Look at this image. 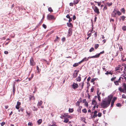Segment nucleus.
<instances>
[{"mask_svg":"<svg viewBox=\"0 0 126 126\" xmlns=\"http://www.w3.org/2000/svg\"><path fill=\"white\" fill-rule=\"evenodd\" d=\"M112 97L111 96H109L107 100H103L100 104V105L102 108H106L110 105Z\"/></svg>","mask_w":126,"mask_h":126,"instance_id":"obj_1","label":"nucleus"},{"mask_svg":"<svg viewBox=\"0 0 126 126\" xmlns=\"http://www.w3.org/2000/svg\"><path fill=\"white\" fill-rule=\"evenodd\" d=\"M116 106L117 107H121L122 106L121 104L120 103H118L116 104Z\"/></svg>","mask_w":126,"mask_h":126,"instance_id":"obj_36","label":"nucleus"},{"mask_svg":"<svg viewBox=\"0 0 126 126\" xmlns=\"http://www.w3.org/2000/svg\"><path fill=\"white\" fill-rule=\"evenodd\" d=\"M116 13H117V14L118 16H120L121 15V13L119 11H117Z\"/></svg>","mask_w":126,"mask_h":126,"instance_id":"obj_34","label":"nucleus"},{"mask_svg":"<svg viewBox=\"0 0 126 126\" xmlns=\"http://www.w3.org/2000/svg\"><path fill=\"white\" fill-rule=\"evenodd\" d=\"M63 41H64L65 40V37L63 38L62 39Z\"/></svg>","mask_w":126,"mask_h":126,"instance_id":"obj_57","label":"nucleus"},{"mask_svg":"<svg viewBox=\"0 0 126 126\" xmlns=\"http://www.w3.org/2000/svg\"><path fill=\"white\" fill-rule=\"evenodd\" d=\"M67 26L69 27H72L73 25L70 22L67 23Z\"/></svg>","mask_w":126,"mask_h":126,"instance_id":"obj_13","label":"nucleus"},{"mask_svg":"<svg viewBox=\"0 0 126 126\" xmlns=\"http://www.w3.org/2000/svg\"><path fill=\"white\" fill-rule=\"evenodd\" d=\"M94 48L93 47H92L89 50V52H91L94 51Z\"/></svg>","mask_w":126,"mask_h":126,"instance_id":"obj_37","label":"nucleus"},{"mask_svg":"<svg viewBox=\"0 0 126 126\" xmlns=\"http://www.w3.org/2000/svg\"><path fill=\"white\" fill-rule=\"evenodd\" d=\"M42 26H43V27L45 29H46V28H47L46 26V25H45L44 24H43V25Z\"/></svg>","mask_w":126,"mask_h":126,"instance_id":"obj_49","label":"nucleus"},{"mask_svg":"<svg viewBox=\"0 0 126 126\" xmlns=\"http://www.w3.org/2000/svg\"><path fill=\"white\" fill-rule=\"evenodd\" d=\"M105 74L106 75H108V74H111V75H112V73H111V72H109V71H106V72L105 73Z\"/></svg>","mask_w":126,"mask_h":126,"instance_id":"obj_26","label":"nucleus"},{"mask_svg":"<svg viewBox=\"0 0 126 126\" xmlns=\"http://www.w3.org/2000/svg\"><path fill=\"white\" fill-rule=\"evenodd\" d=\"M69 20H68V22H70L72 21V19L70 17V18H69Z\"/></svg>","mask_w":126,"mask_h":126,"instance_id":"obj_58","label":"nucleus"},{"mask_svg":"<svg viewBox=\"0 0 126 126\" xmlns=\"http://www.w3.org/2000/svg\"><path fill=\"white\" fill-rule=\"evenodd\" d=\"M80 0H74L73 3L74 5L77 4L79 2Z\"/></svg>","mask_w":126,"mask_h":126,"instance_id":"obj_14","label":"nucleus"},{"mask_svg":"<svg viewBox=\"0 0 126 126\" xmlns=\"http://www.w3.org/2000/svg\"><path fill=\"white\" fill-rule=\"evenodd\" d=\"M117 10L115 9H114L112 12V15L113 17H115L117 14L116 13Z\"/></svg>","mask_w":126,"mask_h":126,"instance_id":"obj_11","label":"nucleus"},{"mask_svg":"<svg viewBox=\"0 0 126 126\" xmlns=\"http://www.w3.org/2000/svg\"><path fill=\"white\" fill-rule=\"evenodd\" d=\"M107 6L110 7L112 5V2L109 3V2H107L106 3Z\"/></svg>","mask_w":126,"mask_h":126,"instance_id":"obj_20","label":"nucleus"},{"mask_svg":"<svg viewBox=\"0 0 126 126\" xmlns=\"http://www.w3.org/2000/svg\"><path fill=\"white\" fill-rule=\"evenodd\" d=\"M83 112L86 113L87 112V110L86 109H84L82 110Z\"/></svg>","mask_w":126,"mask_h":126,"instance_id":"obj_31","label":"nucleus"},{"mask_svg":"<svg viewBox=\"0 0 126 126\" xmlns=\"http://www.w3.org/2000/svg\"><path fill=\"white\" fill-rule=\"evenodd\" d=\"M111 80L112 81H114V80H115L113 77L111 78Z\"/></svg>","mask_w":126,"mask_h":126,"instance_id":"obj_63","label":"nucleus"},{"mask_svg":"<svg viewBox=\"0 0 126 126\" xmlns=\"http://www.w3.org/2000/svg\"><path fill=\"white\" fill-rule=\"evenodd\" d=\"M35 64V63L32 59V66H33Z\"/></svg>","mask_w":126,"mask_h":126,"instance_id":"obj_46","label":"nucleus"},{"mask_svg":"<svg viewBox=\"0 0 126 126\" xmlns=\"http://www.w3.org/2000/svg\"><path fill=\"white\" fill-rule=\"evenodd\" d=\"M97 115L98 117H100L102 115V113H101L99 112Z\"/></svg>","mask_w":126,"mask_h":126,"instance_id":"obj_40","label":"nucleus"},{"mask_svg":"<svg viewBox=\"0 0 126 126\" xmlns=\"http://www.w3.org/2000/svg\"><path fill=\"white\" fill-rule=\"evenodd\" d=\"M81 77L80 76H78L77 78L76 79L77 81L80 82L81 80Z\"/></svg>","mask_w":126,"mask_h":126,"instance_id":"obj_17","label":"nucleus"},{"mask_svg":"<svg viewBox=\"0 0 126 126\" xmlns=\"http://www.w3.org/2000/svg\"><path fill=\"white\" fill-rule=\"evenodd\" d=\"M121 11L123 13V14H125V10L124 8H122L121 10Z\"/></svg>","mask_w":126,"mask_h":126,"instance_id":"obj_33","label":"nucleus"},{"mask_svg":"<svg viewBox=\"0 0 126 126\" xmlns=\"http://www.w3.org/2000/svg\"><path fill=\"white\" fill-rule=\"evenodd\" d=\"M85 105L87 107H88V103L86 102L85 103Z\"/></svg>","mask_w":126,"mask_h":126,"instance_id":"obj_55","label":"nucleus"},{"mask_svg":"<svg viewBox=\"0 0 126 126\" xmlns=\"http://www.w3.org/2000/svg\"><path fill=\"white\" fill-rule=\"evenodd\" d=\"M5 124V122H3L1 123V126H3Z\"/></svg>","mask_w":126,"mask_h":126,"instance_id":"obj_51","label":"nucleus"},{"mask_svg":"<svg viewBox=\"0 0 126 126\" xmlns=\"http://www.w3.org/2000/svg\"><path fill=\"white\" fill-rule=\"evenodd\" d=\"M37 70L38 72H40V70L39 69V68L38 66H37Z\"/></svg>","mask_w":126,"mask_h":126,"instance_id":"obj_45","label":"nucleus"},{"mask_svg":"<svg viewBox=\"0 0 126 126\" xmlns=\"http://www.w3.org/2000/svg\"><path fill=\"white\" fill-rule=\"evenodd\" d=\"M72 29L71 28H69L68 29V35L69 36H70L72 34Z\"/></svg>","mask_w":126,"mask_h":126,"instance_id":"obj_10","label":"nucleus"},{"mask_svg":"<svg viewBox=\"0 0 126 126\" xmlns=\"http://www.w3.org/2000/svg\"><path fill=\"white\" fill-rule=\"evenodd\" d=\"M60 38L58 37L57 36H56V38L55 39V40H54V41L55 42H56L57 41H58L59 40Z\"/></svg>","mask_w":126,"mask_h":126,"instance_id":"obj_19","label":"nucleus"},{"mask_svg":"<svg viewBox=\"0 0 126 126\" xmlns=\"http://www.w3.org/2000/svg\"><path fill=\"white\" fill-rule=\"evenodd\" d=\"M69 121V120L67 118H64V120L63 121L65 123H67Z\"/></svg>","mask_w":126,"mask_h":126,"instance_id":"obj_21","label":"nucleus"},{"mask_svg":"<svg viewBox=\"0 0 126 126\" xmlns=\"http://www.w3.org/2000/svg\"><path fill=\"white\" fill-rule=\"evenodd\" d=\"M15 87H13V93H15Z\"/></svg>","mask_w":126,"mask_h":126,"instance_id":"obj_42","label":"nucleus"},{"mask_svg":"<svg viewBox=\"0 0 126 126\" xmlns=\"http://www.w3.org/2000/svg\"><path fill=\"white\" fill-rule=\"evenodd\" d=\"M92 8L94 10V12L97 14H99L100 13V12L99 9L94 5L93 6Z\"/></svg>","mask_w":126,"mask_h":126,"instance_id":"obj_3","label":"nucleus"},{"mask_svg":"<svg viewBox=\"0 0 126 126\" xmlns=\"http://www.w3.org/2000/svg\"><path fill=\"white\" fill-rule=\"evenodd\" d=\"M78 65V63H75L73 65L74 67H76Z\"/></svg>","mask_w":126,"mask_h":126,"instance_id":"obj_39","label":"nucleus"},{"mask_svg":"<svg viewBox=\"0 0 126 126\" xmlns=\"http://www.w3.org/2000/svg\"><path fill=\"white\" fill-rule=\"evenodd\" d=\"M98 92H99V90H98H98L97 91V98L98 100L99 101H101V97H100V95H99V94H98Z\"/></svg>","mask_w":126,"mask_h":126,"instance_id":"obj_12","label":"nucleus"},{"mask_svg":"<svg viewBox=\"0 0 126 126\" xmlns=\"http://www.w3.org/2000/svg\"><path fill=\"white\" fill-rule=\"evenodd\" d=\"M121 78H122V79H123V78L122 77H120L119 78V79L117 80L118 81H119V83H121Z\"/></svg>","mask_w":126,"mask_h":126,"instance_id":"obj_47","label":"nucleus"},{"mask_svg":"<svg viewBox=\"0 0 126 126\" xmlns=\"http://www.w3.org/2000/svg\"><path fill=\"white\" fill-rule=\"evenodd\" d=\"M74 3L72 2H71L69 3V5L70 6H73Z\"/></svg>","mask_w":126,"mask_h":126,"instance_id":"obj_52","label":"nucleus"},{"mask_svg":"<svg viewBox=\"0 0 126 126\" xmlns=\"http://www.w3.org/2000/svg\"><path fill=\"white\" fill-rule=\"evenodd\" d=\"M74 111L73 109H70L69 108V111L70 112H72Z\"/></svg>","mask_w":126,"mask_h":126,"instance_id":"obj_35","label":"nucleus"},{"mask_svg":"<svg viewBox=\"0 0 126 126\" xmlns=\"http://www.w3.org/2000/svg\"><path fill=\"white\" fill-rule=\"evenodd\" d=\"M79 71H78L75 74H74L73 75V77L74 78H75L78 75V73Z\"/></svg>","mask_w":126,"mask_h":126,"instance_id":"obj_15","label":"nucleus"},{"mask_svg":"<svg viewBox=\"0 0 126 126\" xmlns=\"http://www.w3.org/2000/svg\"><path fill=\"white\" fill-rule=\"evenodd\" d=\"M96 79L94 78L92 79L91 81V82L92 83L94 82L95 80Z\"/></svg>","mask_w":126,"mask_h":126,"instance_id":"obj_38","label":"nucleus"},{"mask_svg":"<svg viewBox=\"0 0 126 126\" xmlns=\"http://www.w3.org/2000/svg\"><path fill=\"white\" fill-rule=\"evenodd\" d=\"M76 19V16H75L74 15L73 16V20H75Z\"/></svg>","mask_w":126,"mask_h":126,"instance_id":"obj_56","label":"nucleus"},{"mask_svg":"<svg viewBox=\"0 0 126 126\" xmlns=\"http://www.w3.org/2000/svg\"><path fill=\"white\" fill-rule=\"evenodd\" d=\"M47 19L48 20H55L56 18L53 15H48L47 16Z\"/></svg>","mask_w":126,"mask_h":126,"instance_id":"obj_5","label":"nucleus"},{"mask_svg":"<svg viewBox=\"0 0 126 126\" xmlns=\"http://www.w3.org/2000/svg\"><path fill=\"white\" fill-rule=\"evenodd\" d=\"M122 97L123 98H126V96L124 94H123L122 95Z\"/></svg>","mask_w":126,"mask_h":126,"instance_id":"obj_50","label":"nucleus"},{"mask_svg":"<svg viewBox=\"0 0 126 126\" xmlns=\"http://www.w3.org/2000/svg\"><path fill=\"white\" fill-rule=\"evenodd\" d=\"M94 88H91V92H93V91H94Z\"/></svg>","mask_w":126,"mask_h":126,"instance_id":"obj_59","label":"nucleus"},{"mask_svg":"<svg viewBox=\"0 0 126 126\" xmlns=\"http://www.w3.org/2000/svg\"><path fill=\"white\" fill-rule=\"evenodd\" d=\"M123 86L124 88V90L126 91V84L125 83H124L123 84Z\"/></svg>","mask_w":126,"mask_h":126,"instance_id":"obj_25","label":"nucleus"},{"mask_svg":"<svg viewBox=\"0 0 126 126\" xmlns=\"http://www.w3.org/2000/svg\"><path fill=\"white\" fill-rule=\"evenodd\" d=\"M104 53V51H103L102 52H100V53H99L98 54H97L96 55H95V56H92L91 57H88V58H98L99 57L100 54H103Z\"/></svg>","mask_w":126,"mask_h":126,"instance_id":"obj_4","label":"nucleus"},{"mask_svg":"<svg viewBox=\"0 0 126 126\" xmlns=\"http://www.w3.org/2000/svg\"><path fill=\"white\" fill-rule=\"evenodd\" d=\"M122 29L124 31L126 30V26H124L122 27Z\"/></svg>","mask_w":126,"mask_h":126,"instance_id":"obj_30","label":"nucleus"},{"mask_svg":"<svg viewBox=\"0 0 126 126\" xmlns=\"http://www.w3.org/2000/svg\"><path fill=\"white\" fill-rule=\"evenodd\" d=\"M21 105V103L18 101L17 102V104L16 106V108L18 110L19 109V106Z\"/></svg>","mask_w":126,"mask_h":126,"instance_id":"obj_9","label":"nucleus"},{"mask_svg":"<svg viewBox=\"0 0 126 126\" xmlns=\"http://www.w3.org/2000/svg\"><path fill=\"white\" fill-rule=\"evenodd\" d=\"M4 53L5 54H7L8 53V52L7 51H5L4 52Z\"/></svg>","mask_w":126,"mask_h":126,"instance_id":"obj_62","label":"nucleus"},{"mask_svg":"<svg viewBox=\"0 0 126 126\" xmlns=\"http://www.w3.org/2000/svg\"><path fill=\"white\" fill-rule=\"evenodd\" d=\"M119 49L120 51H122L123 50V49L121 46L119 47Z\"/></svg>","mask_w":126,"mask_h":126,"instance_id":"obj_48","label":"nucleus"},{"mask_svg":"<svg viewBox=\"0 0 126 126\" xmlns=\"http://www.w3.org/2000/svg\"><path fill=\"white\" fill-rule=\"evenodd\" d=\"M120 67H117L115 68V70L119 71Z\"/></svg>","mask_w":126,"mask_h":126,"instance_id":"obj_41","label":"nucleus"},{"mask_svg":"<svg viewBox=\"0 0 126 126\" xmlns=\"http://www.w3.org/2000/svg\"><path fill=\"white\" fill-rule=\"evenodd\" d=\"M48 10L50 12H53V10H52V9L51 7H49L48 8Z\"/></svg>","mask_w":126,"mask_h":126,"instance_id":"obj_32","label":"nucleus"},{"mask_svg":"<svg viewBox=\"0 0 126 126\" xmlns=\"http://www.w3.org/2000/svg\"><path fill=\"white\" fill-rule=\"evenodd\" d=\"M32 125V123L29 122L28 123V125L29 126H31V125Z\"/></svg>","mask_w":126,"mask_h":126,"instance_id":"obj_64","label":"nucleus"},{"mask_svg":"<svg viewBox=\"0 0 126 126\" xmlns=\"http://www.w3.org/2000/svg\"><path fill=\"white\" fill-rule=\"evenodd\" d=\"M66 17L68 18H70V16L68 14L66 16Z\"/></svg>","mask_w":126,"mask_h":126,"instance_id":"obj_61","label":"nucleus"},{"mask_svg":"<svg viewBox=\"0 0 126 126\" xmlns=\"http://www.w3.org/2000/svg\"><path fill=\"white\" fill-rule=\"evenodd\" d=\"M107 9V7L106 6V5L104 8L103 9V10H106Z\"/></svg>","mask_w":126,"mask_h":126,"instance_id":"obj_53","label":"nucleus"},{"mask_svg":"<svg viewBox=\"0 0 126 126\" xmlns=\"http://www.w3.org/2000/svg\"><path fill=\"white\" fill-rule=\"evenodd\" d=\"M126 69V64H122V66L120 67L119 71H118V72L121 73H122L123 72L124 73V71H123V70H125Z\"/></svg>","mask_w":126,"mask_h":126,"instance_id":"obj_2","label":"nucleus"},{"mask_svg":"<svg viewBox=\"0 0 126 126\" xmlns=\"http://www.w3.org/2000/svg\"><path fill=\"white\" fill-rule=\"evenodd\" d=\"M80 102L79 101H77L76 103V105L79 106L80 105Z\"/></svg>","mask_w":126,"mask_h":126,"instance_id":"obj_44","label":"nucleus"},{"mask_svg":"<svg viewBox=\"0 0 126 126\" xmlns=\"http://www.w3.org/2000/svg\"><path fill=\"white\" fill-rule=\"evenodd\" d=\"M97 111L96 110H95L94 112V114L93 115L92 117V118H95V117H96L97 116Z\"/></svg>","mask_w":126,"mask_h":126,"instance_id":"obj_8","label":"nucleus"},{"mask_svg":"<svg viewBox=\"0 0 126 126\" xmlns=\"http://www.w3.org/2000/svg\"><path fill=\"white\" fill-rule=\"evenodd\" d=\"M72 86L73 87V88L74 89H76L77 88L79 87V85L78 84L76 83H74L72 85Z\"/></svg>","mask_w":126,"mask_h":126,"instance_id":"obj_7","label":"nucleus"},{"mask_svg":"<svg viewBox=\"0 0 126 126\" xmlns=\"http://www.w3.org/2000/svg\"><path fill=\"white\" fill-rule=\"evenodd\" d=\"M42 119H39L37 121V122L38 125L42 123Z\"/></svg>","mask_w":126,"mask_h":126,"instance_id":"obj_23","label":"nucleus"},{"mask_svg":"<svg viewBox=\"0 0 126 126\" xmlns=\"http://www.w3.org/2000/svg\"><path fill=\"white\" fill-rule=\"evenodd\" d=\"M91 78L90 77H89L87 79V80L88 81H89L90 80Z\"/></svg>","mask_w":126,"mask_h":126,"instance_id":"obj_54","label":"nucleus"},{"mask_svg":"<svg viewBox=\"0 0 126 126\" xmlns=\"http://www.w3.org/2000/svg\"><path fill=\"white\" fill-rule=\"evenodd\" d=\"M92 104L93 105H96L97 104V102L95 100H92Z\"/></svg>","mask_w":126,"mask_h":126,"instance_id":"obj_16","label":"nucleus"},{"mask_svg":"<svg viewBox=\"0 0 126 126\" xmlns=\"http://www.w3.org/2000/svg\"><path fill=\"white\" fill-rule=\"evenodd\" d=\"M49 126H57L55 124H53L52 125H49Z\"/></svg>","mask_w":126,"mask_h":126,"instance_id":"obj_60","label":"nucleus"},{"mask_svg":"<svg viewBox=\"0 0 126 126\" xmlns=\"http://www.w3.org/2000/svg\"><path fill=\"white\" fill-rule=\"evenodd\" d=\"M99 45L98 44H95L94 45L95 48V49H97L99 47Z\"/></svg>","mask_w":126,"mask_h":126,"instance_id":"obj_28","label":"nucleus"},{"mask_svg":"<svg viewBox=\"0 0 126 126\" xmlns=\"http://www.w3.org/2000/svg\"><path fill=\"white\" fill-rule=\"evenodd\" d=\"M81 106H79V108L78 109L77 111L79 113H80L81 112Z\"/></svg>","mask_w":126,"mask_h":126,"instance_id":"obj_22","label":"nucleus"},{"mask_svg":"<svg viewBox=\"0 0 126 126\" xmlns=\"http://www.w3.org/2000/svg\"><path fill=\"white\" fill-rule=\"evenodd\" d=\"M114 84L116 85H119V82L117 80H114Z\"/></svg>","mask_w":126,"mask_h":126,"instance_id":"obj_18","label":"nucleus"},{"mask_svg":"<svg viewBox=\"0 0 126 126\" xmlns=\"http://www.w3.org/2000/svg\"><path fill=\"white\" fill-rule=\"evenodd\" d=\"M117 97H114L112 99L111 104V107H113L114 105V103L115 100L117 99Z\"/></svg>","mask_w":126,"mask_h":126,"instance_id":"obj_6","label":"nucleus"},{"mask_svg":"<svg viewBox=\"0 0 126 126\" xmlns=\"http://www.w3.org/2000/svg\"><path fill=\"white\" fill-rule=\"evenodd\" d=\"M43 102L42 100H40L39 102L37 104L38 105H39L40 106L41 105Z\"/></svg>","mask_w":126,"mask_h":126,"instance_id":"obj_24","label":"nucleus"},{"mask_svg":"<svg viewBox=\"0 0 126 126\" xmlns=\"http://www.w3.org/2000/svg\"><path fill=\"white\" fill-rule=\"evenodd\" d=\"M119 90L121 92H124V89L122 88L121 87H120L119 88Z\"/></svg>","mask_w":126,"mask_h":126,"instance_id":"obj_27","label":"nucleus"},{"mask_svg":"<svg viewBox=\"0 0 126 126\" xmlns=\"http://www.w3.org/2000/svg\"><path fill=\"white\" fill-rule=\"evenodd\" d=\"M93 28L92 29V30H91V31H90L91 32L89 33H88V34H87V35L89 36V37H90L91 35V34H92V33H91V32H92V31H93Z\"/></svg>","mask_w":126,"mask_h":126,"instance_id":"obj_29","label":"nucleus"},{"mask_svg":"<svg viewBox=\"0 0 126 126\" xmlns=\"http://www.w3.org/2000/svg\"><path fill=\"white\" fill-rule=\"evenodd\" d=\"M121 18L123 20V21H124L125 18V16H121Z\"/></svg>","mask_w":126,"mask_h":126,"instance_id":"obj_43","label":"nucleus"}]
</instances>
